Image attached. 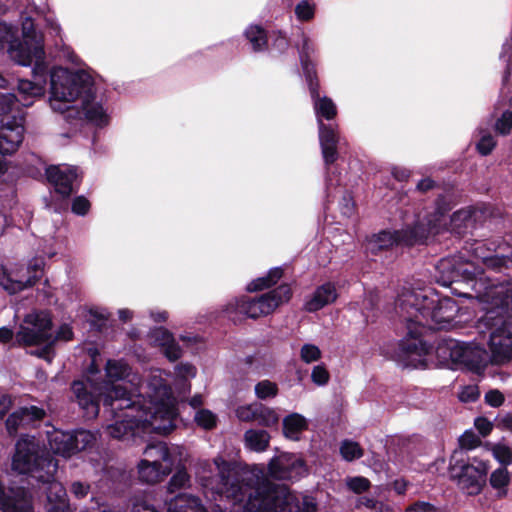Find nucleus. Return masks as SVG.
Instances as JSON below:
<instances>
[{
  "instance_id": "obj_59",
  "label": "nucleus",
  "mask_w": 512,
  "mask_h": 512,
  "mask_svg": "<svg viewBox=\"0 0 512 512\" xmlns=\"http://www.w3.org/2000/svg\"><path fill=\"white\" fill-rule=\"evenodd\" d=\"M406 512H439V510L428 502L419 501L410 505Z\"/></svg>"
},
{
  "instance_id": "obj_18",
  "label": "nucleus",
  "mask_w": 512,
  "mask_h": 512,
  "mask_svg": "<svg viewBox=\"0 0 512 512\" xmlns=\"http://www.w3.org/2000/svg\"><path fill=\"white\" fill-rule=\"evenodd\" d=\"M0 509L3 512H34L33 496L22 487L6 491L0 482Z\"/></svg>"
},
{
  "instance_id": "obj_17",
  "label": "nucleus",
  "mask_w": 512,
  "mask_h": 512,
  "mask_svg": "<svg viewBox=\"0 0 512 512\" xmlns=\"http://www.w3.org/2000/svg\"><path fill=\"white\" fill-rule=\"evenodd\" d=\"M268 473L278 480H296L307 474V466L300 456L281 453L270 460Z\"/></svg>"
},
{
  "instance_id": "obj_54",
  "label": "nucleus",
  "mask_w": 512,
  "mask_h": 512,
  "mask_svg": "<svg viewBox=\"0 0 512 512\" xmlns=\"http://www.w3.org/2000/svg\"><path fill=\"white\" fill-rule=\"evenodd\" d=\"M176 375L178 378L188 380L196 376V368L188 363H181L176 367Z\"/></svg>"
},
{
  "instance_id": "obj_42",
  "label": "nucleus",
  "mask_w": 512,
  "mask_h": 512,
  "mask_svg": "<svg viewBox=\"0 0 512 512\" xmlns=\"http://www.w3.org/2000/svg\"><path fill=\"white\" fill-rule=\"evenodd\" d=\"M493 457L501 464V467L507 468L512 464V450L504 444H496L491 448Z\"/></svg>"
},
{
  "instance_id": "obj_21",
  "label": "nucleus",
  "mask_w": 512,
  "mask_h": 512,
  "mask_svg": "<svg viewBox=\"0 0 512 512\" xmlns=\"http://www.w3.org/2000/svg\"><path fill=\"white\" fill-rule=\"evenodd\" d=\"M47 485L45 488L47 495L46 512H69L70 506L64 486L54 479V475L49 480H38Z\"/></svg>"
},
{
  "instance_id": "obj_6",
  "label": "nucleus",
  "mask_w": 512,
  "mask_h": 512,
  "mask_svg": "<svg viewBox=\"0 0 512 512\" xmlns=\"http://www.w3.org/2000/svg\"><path fill=\"white\" fill-rule=\"evenodd\" d=\"M474 260H465L461 255L441 259L435 267L436 281L443 286H449L457 281H474L472 288L479 298L476 288L484 293L493 286L484 287L483 278L481 277L482 268L479 267V262L489 268L498 269L504 264L505 259L484 254L483 244L478 243L474 248Z\"/></svg>"
},
{
  "instance_id": "obj_51",
  "label": "nucleus",
  "mask_w": 512,
  "mask_h": 512,
  "mask_svg": "<svg viewBox=\"0 0 512 512\" xmlns=\"http://www.w3.org/2000/svg\"><path fill=\"white\" fill-rule=\"evenodd\" d=\"M43 267V261L41 259H35L30 263L28 267L17 266V269H23L21 275L24 277H31L36 275L35 282L39 279Z\"/></svg>"
},
{
  "instance_id": "obj_43",
  "label": "nucleus",
  "mask_w": 512,
  "mask_h": 512,
  "mask_svg": "<svg viewBox=\"0 0 512 512\" xmlns=\"http://www.w3.org/2000/svg\"><path fill=\"white\" fill-rule=\"evenodd\" d=\"M194 420L198 426L210 430L216 426L217 416L208 409H200L195 413Z\"/></svg>"
},
{
  "instance_id": "obj_33",
  "label": "nucleus",
  "mask_w": 512,
  "mask_h": 512,
  "mask_svg": "<svg viewBox=\"0 0 512 512\" xmlns=\"http://www.w3.org/2000/svg\"><path fill=\"white\" fill-rule=\"evenodd\" d=\"M145 459L153 463H166L173 465V459L168 446L164 442L149 444L144 450Z\"/></svg>"
},
{
  "instance_id": "obj_4",
  "label": "nucleus",
  "mask_w": 512,
  "mask_h": 512,
  "mask_svg": "<svg viewBox=\"0 0 512 512\" xmlns=\"http://www.w3.org/2000/svg\"><path fill=\"white\" fill-rule=\"evenodd\" d=\"M486 304L484 321L493 330L489 339L490 362L503 365L512 359V286L497 284L484 293L477 289Z\"/></svg>"
},
{
  "instance_id": "obj_39",
  "label": "nucleus",
  "mask_w": 512,
  "mask_h": 512,
  "mask_svg": "<svg viewBox=\"0 0 512 512\" xmlns=\"http://www.w3.org/2000/svg\"><path fill=\"white\" fill-rule=\"evenodd\" d=\"M245 36L255 51L263 49L267 43L264 30L257 25L249 26L245 31Z\"/></svg>"
},
{
  "instance_id": "obj_20",
  "label": "nucleus",
  "mask_w": 512,
  "mask_h": 512,
  "mask_svg": "<svg viewBox=\"0 0 512 512\" xmlns=\"http://www.w3.org/2000/svg\"><path fill=\"white\" fill-rule=\"evenodd\" d=\"M46 176L56 192L67 197L73 191L72 185L77 178V169L70 166H51L46 170Z\"/></svg>"
},
{
  "instance_id": "obj_28",
  "label": "nucleus",
  "mask_w": 512,
  "mask_h": 512,
  "mask_svg": "<svg viewBox=\"0 0 512 512\" xmlns=\"http://www.w3.org/2000/svg\"><path fill=\"white\" fill-rule=\"evenodd\" d=\"M151 341L162 348L169 360H176L181 356V349L175 342L172 334L164 328H157L150 334Z\"/></svg>"
},
{
  "instance_id": "obj_57",
  "label": "nucleus",
  "mask_w": 512,
  "mask_h": 512,
  "mask_svg": "<svg viewBox=\"0 0 512 512\" xmlns=\"http://www.w3.org/2000/svg\"><path fill=\"white\" fill-rule=\"evenodd\" d=\"M90 486L86 483L75 481L71 484L70 491L78 499L86 497L89 493Z\"/></svg>"
},
{
  "instance_id": "obj_58",
  "label": "nucleus",
  "mask_w": 512,
  "mask_h": 512,
  "mask_svg": "<svg viewBox=\"0 0 512 512\" xmlns=\"http://www.w3.org/2000/svg\"><path fill=\"white\" fill-rule=\"evenodd\" d=\"M89 208L90 203L86 198L80 196L74 199L72 204V211L75 214L85 215L88 212Z\"/></svg>"
},
{
  "instance_id": "obj_53",
  "label": "nucleus",
  "mask_w": 512,
  "mask_h": 512,
  "mask_svg": "<svg viewBox=\"0 0 512 512\" xmlns=\"http://www.w3.org/2000/svg\"><path fill=\"white\" fill-rule=\"evenodd\" d=\"M470 219L471 215L469 211L461 210L455 212L450 218L452 229L459 232L460 228L462 227V222L465 224L466 222L470 221Z\"/></svg>"
},
{
  "instance_id": "obj_52",
  "label": "nucleus",
  "mask_w": 512,
  "mask_h": 512,
  "mask_svg": "<svg viewBox=\"0 0 512 512\" xmlns=\"http://www.w3.org/2000/svg\"><path fill=\"white\" fill-rule=\"evenodd\" d=\"M480 396L479 388L476 385H468L462 388L459 399L462 402H474Z\"/></svg>"
},
{
  "instance_id": "obj_7",
  "label": "nucleus",
  "mask_w": 512,
  "mask_h": 512,
  "mask_svg": "<svg viewBox=\"0 0 512 512\" xmlns=\"http://www.w3.org/2000/svg\"><path fill=\"white\" fill-rule=\"evenodd\" d=\"M309 50V41L306 37H304L300 52L301 64L309 84L312 99L314 101V109L316 112L319 127V141L323 159L325 164L329 165L334 163L338 157L337 144L339 143L340 138L336 130L332 126L325 125L323 123L322 118H325L327 120L333 119L337 114V108L330 98H321L317 92V83H314L313 81V77L315 74L314 67L307 59Z\"/></svg>"
},
{
  "instance_id": "obj_40",
  "label": "nucleus",
  "mask_w": 512,
  "mask_h": 512,
  "mask_svg": "<svg viewBox=\"0 0 512 512\" xmlns=\"http://www.w3.org/2000/svg\"><path fill=\"white\" fill-rule=\"evenodd\" d=\"M340 454L345 461H354L363 456V449L352 440H344L340 444Z\"/></svg>"
},
{
  "instance_id": "obj_48",
  "label": "nucleus",
  "mask_w": 512,
  "mask_h": 512,
  "mask_svg": "<svg viewBox=\"0 0 512 512\" xmlns=\"http://www.w3.org/2000/svg\"><path fill=\"white\" fill-rule=\"evenodd\" d=\"M311 380L317 386H325L330 380V374L324 365H316L311 372Z\"/></svg>"
},
{
  "instance_id": "obj_26",
  "label": "nucleus",
  "mask_w": 512,
  "mask_h": 512,
  "mask_svg": "<svg viewBox=\"0 0 512 512\" xmlns=\"http://www.w3.org/2000/svg\"><path fill=\"white\" fill-rule=\"evenodd\" d=\"M46 435L49 447L54 454L64 458H69L73 455L72 433L52 428L46 431Z\"/></svg>"
},
{
  "instance_id": "obj_62",
  "label": "nucleus",
  "mask_w": 512,
  "mask_h": 512,
  "mask_svg": "<svg viewBox=\"0 0 512 512\" xmlns=\"http://www.w3.org/2000/svg\"><path fill=\"white\" fill-rule=\"evenodd\" d=\"M72 330L68 325H63L60 327L59 331L57 332V335L54 336L55 340L60 339L64 341H68L72 339Z\"/></svg>"
},
{
  "instance_id": "obj_64",
  "label": "nucleus",
  "mask_w": 512,
  "mask_h": 512,
  "mask_svg": "<svg viewBox=\"0 0 512 512\" xmlns=\"http://www.w3.org/2000/svg\"><path fill=\"white\" fill-rule=\"evenodd\" d=\"M512 55V39L511 41H506L503 45V50L500 55L501 58H504L507 62H510Z\"/></svg>"
},
{
  "instance_id": "obj_8",
  "label": "nucleus",
  "mask_w": 512,
  "mask_h": 512,
  "mask_svg": "<svg viewBox=\"0 0 512 512\" xmlns=\"http://www.w3.org/2000/svg\"><path fill=\"white\" fill-rule=\"evenodd\" d=\"M419 333L416 329L415 332H409L410 338L403 343V353L407 365L414 368L440 365L451 369L461 365L464 343L447 339L439 342L433 348L417 337Z\"/></svg>"
},
{
  "instance_id": "obj_2",
  "label": "nucleus",
  "mask_w": 512,
  "mask_h": 512,
  "mask_svg": "<svg viewBox=\"0 0 512 512\" xmlns=\"http://www.w3.org/2000/svg\"><path fill=\"white\" fill-rule=\"evenodd\" d=\"M164 375L162 370L152 371L137 399L120 396L119 387L115 388V398L105 397L103 404L115 419L107 426L111 437L135 436L139 430L168 433L174 428L176 400Z\"/></svg>"
},
{
  "instance_id": "obj_61",
  "label": "nucleus",
  "mask_w": 512,
  "mask_h": 512,
  "mask_svg": "<svg viewBox=\"0 0 512 512\" xmlns=\"http://www.w3.org/2000/svg\"><path fill=\"white\" fill-rule=\"evenodd\" d=\"M13 403V400L8 395H2L0 397V419L5 416L9 411Z\"/></svg>"
},
{
  "instance_id": "obj_14",
  "label": "nucleus",
  "mask_w": 512,
  "mask_h": 512,
  "mask_svg": "<svg viewBox=\"0 0 512 512\" xmlns=\"http://www.w3.org/2000/svg\"><path fill=\"white\" fill-rule=\"evenodd\" d=\"M446 224L447 218L441 214L435 221H429L427 228L423 224H417L409 231H382L374 234L367 239L365 247L368 252L376 254L397 243L412 245L426 240L429 235L438 234L440 226Z\"/></svg>"
},
{
  "instance_id": "obj_1",
  "label": "nucleus",
  "mask_w": 512,
  "mask_h": 512,
  "mask_svg": "<svg viewBox=\"0 0 512 512\" xmlns=\"http://www.w3.org/2000/svg\"><path fill=\"white\" fill-rule=\"evenodd\" d=\"M213 464L217 476L211 477L208 461L197 464L195 478L207 499L217 496L231 502L228 512H317V503L311 496H299L284 485L271 483L263 468L254 467L245 478L248 483L230 482L232 468L222 457Z\"/></svg>"
},
{
  "instance_id": "obj_10",
  "label": "nucleus",
  "mask_w": 512,
  "mask_h": 512,
  "mask_svg": "<svg viewBox=\"0 0 512 512\" xmlns=\"http://www.w3.org/2000/svg\"><path fill=\"white\" fill-rule=\"evenodd\" d=\"M23 42L12 40L14 30L11 26L0 22V44L9 42L8 53L10 58L19 65L29 66L35 62V73L45 68V52L43 36L34 29L33 20L26 17L22 22Z\"/></svg>"
},
{
  "instance_id": "obj_47",
  "label": "nucleus",
  "mask_w": 512,
  "mask_h": 512,
  "mask_svg": "<svg viewBox=\"0 0 512 512\" xmlns=\"http://www.w3.org/2000/svg\"><path fill=\"white\" fill-rule=\"evenodd\" d=\"M295 14L298 20L309 21L314 17L315 5L307 0H302L296 5Z\"/></svg>"
},
{
  "instance_id": "obj_56",
  "label": "nucleus",
  "mask_w": 512,
  "mask_h": 512,
  "mask_svg": "<svg viewBox=\"0 0 512 512\" xmlns=\"http://www.w3.org/2000/svg\"><path fill=\"white\" fill-rule=\"evenodd\" d=\"M460 445L465 449H473L480 443L479 438L473 433L466 431L459 439Z\"/></svg>"
},
{
  "instance_id": "obj_36",
  "label": "nucleus",
  "mask_w": 512,
  "mask_h": 512,
  "mask_svg": "<svg viewBox=\"0 0 512 512\" xmlns=\"http://www.w3.org/2000/svg\"><path fill=\"white\" fill-rule=\"evenodd\" d=\"M477 134L479 139L476 143V149L482 156H487L491 154V152L496 147V140L494 136L487 130L482 127L477 129Z\"/></svg>"
},
{
  "instance_id": "obj_32",
  "label": "nucleus",
  "mask_w": 512,
  "mask_h": 512,
  "mask_svg": "<svg viewBox=\"0 0 512 512\" xmlns=\"http://www.w3.org/2000/svg\"><path fill=\"white\" fill-rule=\"evenodd\" d=\"M245 445L255 452L265 451L270 443V435L265 430L250 429L244 434Z\"/></svg>"
},
{
  "instance_id": "obj_15",
  "label": "nucleus",
  "mask_w": 512,
  "mask_h": 512,
  "mask_svg": "<svg viewBox=\"0 0 512 512\" xmlns=\"http://www.w3.org/2000/svg\"><path fill=\"white\" fill-rule=\"evenodd\" d=\"M33 67V81L19 80L17 98L14 94H0V113H8L13 109H17L18 103L22 106H29L37 98L44 95L46 86V71L47 65L43 71L35 73V62H32Z\"/></svg>"
},
{
  "instance_id": "obj_16",
  "label": "nucleus",
  "mask_w": 512,
  "mask_h": 512,
  "mask_svg": "<svg viewBox=\"0 0 512 512\" xmlns=\"http://www.w3.org/2000/svg\"><path fill=\"white\" fill-rule=\"evenodd\" d=\"M78 102L80 107L76 103L74 110L72 109L67 114V118L85 119L87 122L98 127L106 126L109 123L110 117L107 109L101 100L96 99L93 84L90 86L89 92L85 93Z\"/></svg>"
},
{
  "instance_id": "obj_55",
  "label": "nucleus",
  "mask_w": 512,
  "mask_h": 512,
  "mask_svg": "<svg viewBox=\"0 0 512 512\" xmlns=\"http://www.w3.org/2000/svg\"><path fill=\"white\" fill-rule=\"evenodd\" d=\"M504 400V395L497 389L489 390L485 394V402L491 407L501 406Z\"/></svg>"
},
{
  "instance_id": "obj_9",
  "label": "nucleus",
  "mask_w": 512,
  "mask_h": 512,
  "mask_svg": "<svg viewBox=\"0 0 512 512\" xmlns=\"http://www.w3.org/2000/svg\"><path fill=\"white\" fill-rule=\"evenodd\" d=\"M58 469V463L44 449L35 436L24 435L15 445L12 457V470L18 474H28L36 480H49Z\"/></svg>"
},
{
  "instance_id": "obj_29",
  "label": "nucleus",
  "mask_w": 512,
  "mask_h": 512,
  "mask_svg": "<svg viewBox=\"0 0 512 512\" xmlns=\"http://www.w3.org/2000/svg\"><path fill=\"white\" fill-rule=\"evenodd\" d=\"M167 512H207L201 500L188 493H180L169 500Z\"/></svg>"
},
{
  "instance_id": "obj_49",
  "label": "nucleus",
  "mask_w": 512,
  "mask_h": 512,
  "mask_svg": "<svg viewBox=\"0 0 512 512\" xmlns=\"http://www.w3.org/2000/svg\"><path fill=\"white\" fill-rule=\"evenodd\" d=\"M345 482L347 487L355 493H362L370 487V481L361 476L348 477Z\"/></svg>"
},
{
  "instance_id": "obj_31",
  "label": "nucleus",
  "mask_w": 512,
  "mask_h": 512,
  "mask_svg": "<svg viewBox=\"0 0 512 512\" xmlns=\"http://www.w3.org/2000/svg\"><path fill=\"white\" fill-rule=\"evenodd\" d=\"M510 482V473L505 467L495 469L489 478L490 486L493 488L496 497L499 499L507 497Z\"/></svg>"
},
{
  "instance_id": "obj_38",
  "label": "nucleus",
  "mask_w": 512,
  "mask_h": 512,
  "mask_svg": "<svg viewBox=\"0 0 512 512\" xmlns=\"http://www.w3.org/2000/svg\"><path fill=\"white\" fill-rule=\"evenodd\" d=\"M356 509L358 512H393L388 505L369 497H360L356 502Z\"/></svg>"
},
{
  "instance_id": "obj_45",
  "label": "nucleus",
  "mask_w": 512,
  "mask_h": 512,
  "mask_svg": "<svg viewBox=\"0 0 512 512\" xmlns=\"http://www.w3.org/2000/svg\"><path fill=\"white\" fill-rule=\"evenodd\" d=\"M321 357L322 352L315 344L306 343L300 348V359L306 364L317 362Z\"/></svg>"
},
{
  "instance_id": "obj_22",
  "label": "nucleus",
  "mask_w": 512,
  "mask_h": 512,
  "mask_svg": "<svg viewBox=\"0 0 512 512\" xmlns=\"http://www.w3.org/2000/svg\"><path fill=\"white\" fill-rule=\"evenodd\" d=\"M23 269H17V266L8 270L0 264V286L10 294L20 292L35 284L36 275L24 277L21 275Z\"/></svg>"
},
{
  "instance_id": "obj_30",
  "label": "nucleus",
  "mask_w": 512,
  "mask_h": 512,
  "mask_svg": "<svg viewBox=\"0 0 512 512\" xmlns=\"http://www.w3.org/2000/svg\"><path fill=\"white\" fill-rule=\"evenodd\" d=\"M307 428V419L299 413H291L283 419V434L290 440L298 441Z\"/></svg>"
},
{
  "instance_id": "obj_25",
  "label": "nucleus",
  "mask_w": 512,
  "mask_h": 512,
  "mask_svg": "<svg viewBox=\"0 0 512 512\" xmlns=\"http://www.w3.org/2000/svg\"><path fill=\"white\" fill-rule=\"evenodd\" d=\"M337 299V291L332 283L319 286L305 301L304 309L308 312H316L333 303Z\"/></svg>"
},
{
  "instance_id": "obj_13",
  "label": "nucleus",
  "mask_w": 512,
  "mask_h": 512,
  "mask_svg": "<svg viewBox=\"0 0 512 512\" xmlns=\"http://www.w3.org/2000/svg\"><path fill=\"white\" fill-rule=\"evenodd\" d=\"M16 343L23 346L43 345L44 349L37 355L48 361L52 360L51 346L55 342L52 321L46 312H32L25 316L15 335Z\"/></svg>"
},
{
  "instance_id": "obj_50",
  "label": "nucleus",
  "mask_w": 512,
  "mask_h": 512,
  "mask_svg": "<svg viewBox=\"0 0 512 512\" xmlns=\"http://www.w3.org/2000/svg\"><path fill=\"white\" fill-rule=\"evenodd\" d=\"M258 403L239 406L236 410V416L241 421H253L256 420Z\"/></svg>"
},
{
  "instance_id": "obj_11",
  "label": "nucleus",
  "mask_w": 512,
  "mask_h": 512,
  "mask_svg": "<svg viewBox=\"0 0 512 512\" xmlns=\"http://www.w3.org/2000/svg\"><path fill=\"white\" fill-rule=\"evenodd\" d=\"M91 77L85 72L54 68L50 76L49 103L55 112L69 113L80 98L89 92Z\"/></svg>"
},
{
  "instance_id": "obj_12",
  "label": "nucleus",
  "mask_w": 512,
  "mask_h": 512,
  "mask_svg": "<svg viewBox=\"0 0 512 512\" xmlns=\"http://www.w3.org/2000/svg\"><path fill=\"white\" fill-rule=\"evenodd\" d=\"M292 296L291 287L287 284L254 299L243 297L228 304L226 312L233 320L238 315L259 318L273 313L279 306L287 303Z\"/></svg>"
},
{
  "instance_id": "obj_19",
  "label": "nucleus",
  "mask_w": 512,
  "mask_h": 512,
  "mask_svg": "<svg viewBox=\"0 0 512 512\" xmlns=\"http://www.w3.org/2000/svg\"><path fill=\"white\" fill-rule=\"evenodd\" d=\"M488 464L477 461L462 467L458 476V486L468 495H477L481 492L488 472Z\"/></svg>"
},
{
  "instance_id": "obj_27",
  "label": "nucleus",
  "mask_w": 512,
  "mask_h": 512,
  "mask_svg": "<svg viewBox=\"0 0 512 512\" xmlns=\"http://www.w3.org/2000/svg\"><path fill=\"white\" fill-rule=\"evenodd\" d=\"M172 464L153 463L148 460H141L138 464V473L142 481L146 483H157L162 481L172 470Z\"/></svg>"
},
{
  "instance_id": "obj_44",
  "label": "nucleus",
  "mask_w": 512,
  "mask_h": 512,
  "mask_svg": "<svg viewBox=\"0 0 512 512\" xmlns=\"http://www.w3.org/2000/svg\"><path fill=\"white\" fill-rule=\"evenodd\" d=\"M278 393V386L270 380H262L255 386V394L259 399L273 398Z\"/></svg>"
},
{
  "instance_id": "obj_34",
  "label": "nucleus",
  "mask_w": 512,
  "mask_h": 512,
  "mask_svg": "<svg viewBox=\"0 0 512 512\" xmlns=\"http://www.w3.org/2000/svg\"><path fill=\"white\" fill-rule=\"evenodd\" d=\"M282 277V269L281 268H273L268 274L264 277L257 278L248 284L247 290L250 292L263 290L268 288L278 282V280Z\"/></svg>"
},
{
  "instance_id": "obj_23",
  "label": "nucleus",
  "mask_w": 512,
  "mask_h": 512,
  "mask_svg": "<svg viewBox=\"0 0 512 512\" xmlns=\"http://www.w3.org/2000/svg\"><path fill=\"white\" fill-rule=\"evenodd\" d=\"M44 416L45 411L37 406L21 407L8 417L6 427L9 434H15L20 427L41 420Z\"/></svg>"
},
{
  "instance_id": "obj_35",
  "label": "nucleus",
  "mask_w": 512,
  "mask_h": 512,
  "mask_svg": "<svg viewBox=\"0 0 512 512\" xmlns=\"http://www.w3.org/2000/svg\"><path fill=\"white\" fill-rule=\"evenodd\" d=\"M73 455L94 445L96 435L87 430H78L72 433Z\"/></svg>"
},
{
  "instance_id": "obj_46",
  "label": "nucleus",
  "mask_w": 512,
  "mask_h": 512,
  "mask_svg": "<svg viewBox=\"0 0 512 512\" xmlns=\"http://www.w3.org/2000/svg\"><path fill=\"white\" fill-rule=\"evenodd\" d=\"M495 131L500 135H508L512 131V110H506L496 120Z\"/></svg>"
},
{
  "instance_id": "obj_24",
  "label": "nucleus",
  "mask_w": 512,
  "mask_h": 512,
  "mask_svg": "<svg viewBox=\"0 0 512 512\" xmlns=\"http://www.w3.org/2000/svg\"><path fill=\"white\" fill-rule=\"evenodd\" d=\"M462 358L461 365H465L476 373H481L490 362L487 352L474 343H464Z\"/></svg>"
},
{
  "instance_id": "obj_3",
  "label": "nucleus",
  "mask_w": 512,
  "mask_h": 512,
  "mask_svg": "<svg viewBox=\"0 0 512 512\" xmlns=\"http://www.w3.org/2000/svg\"><path fill=\"white\" fill-rule=\"evenodd\" d=\"M155 369H153L154 371ZM97 371L92 368L89 371L90 376L86 381L76 380L72 383L73 394L89 418H94L99 413V401L104 402L105 397L110 395L115 398V388L119 387V395L122 397H131L137 399L141 392V387L146 384L151 371L145 377L143 383L137 374L131 371V368L124 361L109 360L106 364V375L108 380L102 384L94 382L92 376Z\"/></svg>"
},
{
  "instance_id": "obj_37",
  "label": "nucleus",
  "mask_w": 512,
  "mask_h": 512,
  "mask_svg": "<svg viewBox=\"0 0 512 512\" xmlns=\"http://www.w3.org/2000/svg\"><path fill=\"white\" fill-rule=\"evenodd\" d=\"M191 486V477L187 470L182 467L179 468L170 478L167 490L169 493H174L177 490L187 489Z\"/></svg>"
},
{
  "instance_id": "obj_63",
  "label": "nucleus",
  "mask_w": 512,
  "mask_h": 512,
  "mask_svg": "<svg viewBox=\"0 0 512 512\" xmlns=\"http://www.w3.org/2000/svg\"><path fill=\"white\" fill-rule=\"evenodd\" d=\"M498 426L503 429L512 430V413H506L498 420Z\"/></svg>"
},
{
  "instance_id": "obj_5",
  "label": "nucleus",
  "mask_w": 512,
  "mask_h": 512,
  "mask_svg": "<svg viewBox=\"0 0 512 512\" xmlns=\"http://www.w3.org/2000/svg\"><path fill=\"white\" fill-rule=\"evenodd\" d=\"M396 305L410 332H414L411 323L434 329L448 328L458 313L453 299L440 297L432 289L406 290L399 295Z\"/></svg>"
},
{
  "instance_id": "obj_41",
  "label": "nucleus",
  "mask_w": 512,
  "mask_h": 512,
  "mask_svg": "<svg viewBox=\"0 0 512 512\" xmlns=\"http://www.w3.org/2000/svg\"><path fill=\"white\" fill-rule=\"evenodd\" d=\"M256 420L263 426L271 427L278 423L279 415L274 409L258 404Z\"/></svg>"
},
{
  "instance_id": "obj_60",
  "label": "nucleus",
  "mask_w": 512,
  "mask_h": 512,
  "mask_svg": "<svg viewBox=\"0 0 512 512\" xmlns=\"http://www.w3.org/2000/svg\"><path fill=\"white\" fill-rule=\"evenodd\" d=\"M474 425L482 436H487L493 428V424L484 417L476 418Z\"/></svg>"
}]
</instances>
